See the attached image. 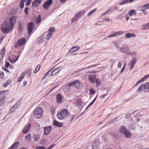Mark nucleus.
<instances>
[{
  "mask_svg": "<svg viewBox=\"0 0 149 149\" xmlns=\"http://www.w3.org/2000/svg\"><path fill=\"white\" fill-rule=\"evenodd\" d=\"M16 20V17L13 16L10 18L9 20L5 21L1 25L2 32L7 33L12 31Z\"/></svg>",
  "mask_w": 149,
  "mask_h": 149,
  "instance_id": "obj_1",
  "label": "nucleus"
},
{
  "mask_svg": "<svg viewBox=\"0 0 149 149\" xmlns=\"http://www.w3.org/2000/svg\"><path fill=\"white\" fill-rule=\"evenodd\" d=\"M70 115L68 110L66 109H62L61 111L58 113L57 117L60 120L65 119Z\"/></svg>",
  "mask_w": 149,
  "mask_h": 149,
  "instance_id": "obj_2",
  "label": "nucleus"
},
{
  "mask_svg": "<svg viewBox=\"0 0 149 149\" xmlns=\"http://www.w3.org/2000/svg\"><path fill=\"white\" fill-rule=\"evenodd\" d=\"M43 111L40 107H38L33 111V117L35 118H40L42 115Z\"/></svg>",
  "mask_w": 149,
  "mask_h": 149,
  "instance_id": "obj_3",
  "label": "nucleus"
},
{
  "mask_svg": "<svg viewBox=\"0 0 149 149\" xmlns=\"http://www.w3.org/2000/svg\"><path fill=\"white\" fill-rule=\"evenodd\" d=\"M120 132L125 135L126 138H130L131 137V134L127 130L124 126H121L120 128Z\"/></svg>",
  "mask_w": 149,
  "mask_h": 149,
  "instance_id": "obj_4",
  "label": "nucleus"
},
{
  "mask_svg": "<svg viewBox=\"0 0 149 149\" xmlns=\"http://www.w3.org/2000/svg\"><path fill=\"white\" fill-rule=\"evenodd\" d=\"M25 39L24 38H22L19 39L18 42L16 43L14 45V47L16 48L19 46H21L26 43Z\"/></svg>",
  "mask_w": 149,
  "mask_h": 149,
  "instance_id": "obj_5",
  "label": "nucleus"
},
{
  "mask_svg": "<svg viewBox=\"0 0 149 149\" xmlns=\"http://www.w3.org/2000/svg\"><path fill=\"white\" fill-rule=\"evenodd\" d=\"M35 27L34 23L33 22H30L27 25V29L28 34L30 35L31 32Z\"/></svg>",
  "mask_w": 149,
  "mask_h": 149,
  "instance_id": "obj_6",
  "label": "nucleus"
},
{
  "mask_svg": "<svg viewBox=\"0 0 149 149\" xmlns=\"http://www.w3.org/2000/svg\"><path fill=\"white\" fill-rule=\"evenodd\" d=\"M52 3V0H47L43 5V7L44 9H47Z\"/></svg>",
  "mask_w": 149,
  "mask_h": 149,
  "instance_id": "obj_7",
  "label": "nucleus"
},
{
  "mask_svg": "<svg viewBox=\"0 0 149 149\" xmlns=\"http://www.w3.org/2000/svg\"><path fill=\"white\" fill-rule=\"evenodd\" d=\"M96 75L95 74H90L88 75V78L89 81L92 84H93L95 81Z\"/></svg>",
  "mask_w": 149,
  "mask_h": 149,
  "instance_id": "obj_8",
  "label": "nucleus"
},
{
  "mask_svg": "<svg viewBox=\"0 0 149 149\" xmlns=\"http://www.w3.org/2000/svg\"><path fill=\"white\" fill-rule=\"evenodd\" d=\"M60 68L59 67L55 68H52L50 70L52 71L50 75L51 76H53L55 74L58 73L60 71Z\"/></svg>",
  "mask_w": 149,
  "mask_h": 149,
  "instance_id": "obj_9",
  "label": "nucleus"
},
{
  "mask_svg": "<svg viewBox=\"0 0 149 149\" xmlns=\"http://www.w3.org/2000/svg\"><path fill=\"white\" fill-rule=\"evenodd\" d=\"M31 124L30 123H28L26 126L22 129L23 133L25 134L28 132L31 127Z\"/></svg>",
  "mask_w": 149,
  "mask_h": 149,
  "instance_id": "obj_10",
  "label": "nucleus"
},
{
  "mask_svg": "<svg viewBox=\"0 0 149 149\" xmlns=\"http://www.w3.org/2000/svg\"><path fill=\"white\" fill-rule=\"evenodd\" d=\"M42 1V0H34V1L32 2V6L34 7H38L41 3Z\"/></svg>",
  "mask_w": 149,
  "mask_h": 149,
  "instance_id": "obj_11",
  "label": "nucleus"
},
{
  "mask_svg": "<svg viewBox=\"0 0 149 149\" xmlns=\"http://www.w3.org/2000/svg\"><path fill=\"white\" fill-rule=\"evenodd\" d=\"M20 102L18 101L10 109V111L11 113H13L15 111L17 107L19 106Z\"/></svg>",
  "mask_w": 149,
  "mask_h": 149,
  "instance_id": "obj_12",
  "label": "nucleus"
},
{
  "mask_svg": "<svg viewBox=\"0 0 149 149\" xmlns=\"http://www.w3.org/2000/svg\"><path fill=\"white\" fill-rule=\"evenodd\" d=\"M136 61V58H133L131 60L130 62V69L131 70L133 68V66Z\"/></svg>",
  "mask_w": 149,
  "mask_h": 149,
  "instance_id": "obj_13",
  "label": "nucleus"
},
{
  "mask_svg": "<svg viewBox=\"0 0 149 149\" xmlns=\"http://www.w3.org/2000/svg\"><path fill=\"white\" fill-rule=\"evenodd\" d=\"M80 47L79 46H74L69 50V52L70 53H73L75 52L79 49Z\"/></svg>",
  "mask_w": 149,
  "mask_h": 149,
  "instance_id": "obj_14",
  "label": "nucleus"
},
{
  "mask_svg": "<svg viewBox=\"0 0 149 149\" xmlns=\"http://www.w3.org/2000/svg\"><path fill=\"white\" fill-rule=\"evenodd\" d=\"M19 56V55L17 57L15 55H13L10 58V61L12 63H14L16 62L18 59V58Z\"/></svg>",
  "mask_w": 149,
  "mask_h": 149,
  "instance_id": "obj_15",
  "label": "nucleus"
},
{
  "mask_svg": "<svg viewBox=\"0 0 149 149\" xmlns=\"http://www.w3.org/2000/svg\"><path fill=\"white\" fill-rule=\"evenodd\" d=\"M74 87L77 88H80L81 87V83L77 80L75 81Z\"/></svg>",
  "mask_w": 149,
  "mask_h": 149,
  "instance_id": "obj_16",
  "label": "nucleus"
},
{
  "mask_svg": "<svg viewBox=\"0 0 149 149\" xmlns=\"http://www.w3.org/2000/svg\"><path fill=\"white\" fill-rule=\"evenodd\" d=\"M81 11H80L77 13H76L75 15V17L73 18L72 19V23L74 22L75 21H77L79 18L81 17V16H79V15L81 14Z\"/></svg>",
  "mask_w": 149,
  "mask_h": 149,
  "instance_id": "obj_17",
  "label": "nucleus"
},
{
  "mask_svg": "<svg viewBox=\"0 0 149 149\" xmlns=\"http://www.w3.org/2000/svg\"><path fill=\"white\" fill-rule=\"evenodd\" d=\"M51 130V127L49 126L44 128V134L46 135H47Z\"/></svg>",
  "mask_w": 149,
  "mask_h": 149,
  "instance_id": "obj_18",
  "label": "nucleus"
},
{
  "mask_svg": "<svg viewBox=\"0 0 149 149\" xmlns=\"http://www.w3.org/2000/svg\"><path fill=\"white\" fill-rule=\"evenodd\" d=\"M26 74V72H23L20 75L19 77L17 80V82H20L22 81V80L24 78V77Z\"/></svg>",
  "mask_w": 149,
  "mask_h": 149,
  "instance_id": "obj_19",
  "label": "nucleus"
},
{
  "mask_svg": "<svg viewBox=\"0 0 149 149\" xmlns=\"http://www.w3.org/2000/svg\"><path fill=\"white\" fill-rule=\"evenodd\" d=\"M7 90L2 91L1 92V95H2V96H1V100L5 99L6 95L7 94Z\"/></svg>",
  "mask_w": 149,
  "mask_h": 149,
  "instance_id": "obj_20",
  "label": "nucleus"
},
{
  "mask_svg": "<svg viewBox=\"0 0 149 149\" xmlns=\"http://www.w3.org/2000/svg\"><path fill=\"white\" fill-rule=\"evenodd\" d=\"M123 32L122 31H119L116 33H114L113 34H110V35L108 36V37L110 38L111 37H114L116 36L120 35H122L123 34Z\"/></svg>",
  "mask_w": 149,
  "mask_h": 149,
  "instance_id": "obj_21",
  "label": "nucleus"
},
{
  "mask_svg": "<svg viewBox=\"0 0 149 149\" xmlns=\"http://www.w3.org/2000/svg\"><path fill=\"white\" fill-rule=\"evenodd\" d=\"M56 97V101L58 103H61L62 101V97L60 94H57Z\"/></svg>",
  "mask_w": 149,
  "mask_h": 149,
  "instance_id": "obj_22",
  "label": "nucleus"
},
{
  "mask_svg": "<svg viewBox=\"0 0 149 149\" xmlns=\"http://www.w3.org/2000/svg\"><path fill=\"white\" fill-rule=\"evenodd\" d=\"M19 142H17L14 143L8 149H17V148Z\"/></svg>",
  "mask_w": 149,
  "mask_h": 149,
  "instance_id": "obj_23",
  "label": "nucleus"
},
{
  "mask_svg": "<svg viewBox=\"0 0 149 149\" xmlns=\"http://www.w3.org/2000/svg\"><path fill=\"white\" fill-rule=\"evenodd\" d=\"M53 124L55 126L58 127H62L63 125L62 123H59L55 120L53 122Z\"/></svg>",
  "mask_w": 149,
  "mask_h": 149,
  "instance_id": "obj_24",
  "label": "nucleus"
},
{
  "mask_svg": "<svg viewBox=\"0 0 149 149\" xmlns=\"http://www.w3.org/2000/svg\"><path fill=\"white\" fill-rule=\"evenodd\" d=\"M129 49V48L127 46H124L123 48H120V51L123 53H126Z\"/></svg>",
  "mask_w": 149,
  "mask_h": 149,
  "instance_id": "obj_25",
  "label": "nucleus"
},
{
  "mask_svg": "<svg viewBox=\"0 0 149 149\" xmlns=\"http://www.w3.org/2000/svg\"><path fill=\"white\" fill-rule=\"evenodd\" d=\"M135 36L136 35L133 33H127L125 34V37L127 38H130L132 37H135Z\"/></svg>",
  "mask_w": 149,
  "mask_h": 149,
  "instance_id": "obj_26",
  "label": "nucleus"
},
{
  "mask_svg": "<svg viewBox=\"0 0 149 149\" xmlns=\"http://www.w3.org/2000/svg\"><path fill=\"white\" fill-rule=\"evenodd\" d=\"M136 12L134 10H130L128 12V14L130 16H132L133 15H136Z\"/></svg>",
  "mask_w": 149,
  "mask_h": 149,
  "instance_id": "obj_27",
  "label": "nucleus"
},
{
  "mask_svg": "<svg viewBox=\"0 0 149 149\" xmlns=\"http://www.w3.org/2000/svg\"><path fill=\"white\" fill-rule=\"evenodd\" d=\"M95 83L96 84V86L97 87H98L101 84V83L100 79L97 78H96L95 80Z\"/></svg>",
  "mask_w": 149,
  "mask_h": 149,
  "instance_id": "obj_28",
  "label": "nucleus"
},
{
  "mask_svg": "<svg viewBox=\"0 0 149 149\" xmlns=\"http://www.w3.org/2000/svg\"><path fill=\"white\" fill-rule=\"evenodd\" d=\"M40 65H38L36 67V68L35 69V70H34L33 71V73H36L37 72H38L39 71V70L40 68Z\"/></svg>",
  "mask_w": 149,
  "mask_h": 149,
  "instance_id": "obj_29",
  "label": "nucleus"
},
{
  "mask_svg": "<svg viewBox=\"0 0 149 149\" xmlns=\"http://www.w3.org/2000/svg\"><path fill=\"white\" fill-rule=\"evenodd\" d=\"M41 18L40 15H38L36 20L35 21V22L36 24L39 23L41 21Z\"/></svg>",
  "mask_w": 149,
  "mask_h": 149,
  "instance_id": "obj_30",
  "label": "nucleus"
},
{
  "mask_svg": "<svg viewBox=\"0 0 149 149\" xmlns=\"http://www.w3.org/2000/svg\"><path fill=\"white\" fill-rule=\"evenodd\" d=\"M25 140L27 141H30L31 139V135L29 134H28L25 137Z\"/></svg>",
  "mask_w": 149,
  "mask_h": 149,
  "instance_id": "obj_31",
  "label": "nucleus"
},
{
  "mask_svg": "<svg viewBox=\"0 0 149 149\" xmlns=\"http://www.w3.org/2000/svg\"><path fill=\"white\" fill-rule=\"evenodd\" d=\"M23 30V28L22 27V25L20 24H19L18 27V30L19 31L20 34H21Z\"/></svg>",
  "mask_w": 149,
  "mask_h": 149,
  "instance_id": "obj_32",
  "label": "nucleus"
},
{
  "mask_svg": "<svg viewBox=\"0 0 149 149\" xmlns=\"http://www.w3.org/2000/svg\"><path fill=\"white\" fill-rule=\"evenodd\" d=\"M143 84L144 89H149V82L146 84Z\"/></svg>",
  "mask_w": 149,
  "mask_h": 149,
  "instance_id": "obj_33",
  "label": "nucleus"
},
{
  "mask_svg": "<svg viewBox=\"0 0 149 149\" xmlns=\"http://www.w3.org/2000/svg\"><path fill=\"white\" fill-rule=\"evenodd\" d=\"M143 86V84H141L139 87V88L137 89V91L139 92H141L143 89H144Z\"/></svg>",
  "mask_w": 149,
  "mask_h": 149,
  "instance_id": "obj_34",
  "label": "nucleus"
},
{
  "mask_svg": "<svg viewBox=\"0 0 149 149\" xmlns=\"http://www.w3.org/2000/svg\"><path fill=\"white\" fill-rule=\"evenodd\" d=\"M26 0H22L20 3V6L21 8H23L24 6V3Z\"/></svg>",
  "mask_w": 149,
  "mask_h": 149,
  "instance_id": "obj_35",
  "label": "nucleus"
},
{
  "mask_svg": "<svg viewBox=\"0 0 149 149\" xmlns=\"http://www.w3.org/2000/svg\"><path fill=\"white\" fill-rule=\"evenodd\" d=\"M97 10V9L95 8L93 9L91 11L89 12L87 14V16H91L93 13L96 11Z\"/></svg>",
  "mask_w": 149,
  "mask_h": 149,
  "instance_id": "obj_36",
  "label": "nucleus"
},
{
  "mask_svg": "<svg viewBox=\"0 0 149 149\" xmlns=\"http://www.w3.org/2000/svg\"><path fill=\"white\" fill-rule=\"evenodd\" d=\"M5 52V47H4L2 49V50L1 51V57H2V58H3V56L4 55Z\"/></svg>",
  "mask_w": 149,
  "mask_h": 149,
  "instance_id": "obj_37",
  "label": "nucleus"
},
{
  "mask_svg": "<svg viewBox=\"0 0 149 149\" xmlns=\"http://www.w3.org/2000/svg\"><path fill=\"white\" fill-rule=\"evenodd\" d=\"M11 82V81L10 80H8L7 81L6 83L3 85V86L4 87H6L8 85H9Z\"/></svg>",
  "mask_w": 149,
  "mask_h": 149,
  "instance_id": "obj_38",
  "label": "nucleus"
},
{
  "mask_svg": "<svg viewBox=\"0 0 149 149\" xmlns=\"http://www.w3.org/2000/svg\"><path fill=\"white\" fill-rule=\"evenodd\" d=\"M51 71V70H50L48 71H47V72L45 73L43 75V77L42 78V79H44L49 74V73Z\"/></svg>",
  "mask_w": 149,
  "mask_h": 149,
  "instance_id": "obj_39",
  "label": "nucleus"
},
{
  "mask_svg": "<svg viewBox=\"0 0 149 149\" xmlns=\"http://www.w3.org/2000/svg\"><path fill=\"white\" fill-rule=\"evenodd\" d=\"M77 104L79 106H81L82 104V101L81 99H78L77 101Z\"/></svg>",
  "mask_w": 149,
  "mask_h": 149,
  "instance_id": "obj_40",
  "label": "nucleus"
},
{
  "mask_svg": "<svg viewBox=\"0 0 149 149\" xmlns=\"http://www.w3.org/2000/svg\"><path fill=\"white\" fill-rule=\"evenodd\" d=\"M49 32L52 33L53 31L54 32L55 28L54 27H50L49 29Z\"/></svg>",
  "mask_w": 149,
  "mask_h": 149,
  "instance_id": "obj_41",
  "label": "nucleus"
},
{
  "mask_svg": "<svg viewBox=\"0 0 149 149\" xmlns=\"http://www.w3.org/2000/svg\"><path fill=\"white\" fill-rule=\"evenodd\" d=\"M51 35H52V33L49 32V33H48L47 34V35L46 36V39H50L51 38Z\"/></svg>",
  "mask_w": 149,
  "mask_h": 149,
  "instance_id": "obj_42",
  "label": "nucleus"
},
{
  "mask_svg": "<svg viewBox=\"0 0 149 149\" xmlns=\"http://www.w3.org/2000/svg\"><path fill=\"white\" fill-rule=\"evenodd\" d=\"M95 91L94 90L91 88V89L90 90V94L91 95H93L95 93Z\"/></svg>",
  "mask_w": 149,
  "mask_h": 149,
  "instance_id": "obj_43",
  "label": "nucleus"
},
{
  "mask_svg": "<svg viewBox=\"0 0 149 149\" xmlns=\"http://www.w3.org/2000/svg\"><path fill=\"white\" fill-rule=\"evenodd\" d=\"M142 28L143 29H149V23L146 25L143 26Z\"/></svg>",
  "mask_w": 149,
  "mask_h": 149,
  "instance_id": "obj_44",
  "label": "nucleus"
},
{
  "mask_svg": "<svg viewBox=\"0 0 149 149\" xmlns=\"http://www.w3.org/2000/svg\"><path fill=\"white\" fill-rule=\"evenodd\" d=\"M75 81L73 82H71L68 84V86L69 87H70L72 86H74Z\"/></svg>",
  "mask_w": 149,
  "mask_h": 149,
  "instance_id": "obj_45",
  "label": "nucleus"
},
{
  "mask_svg": "<svg viewBox=\"0 0 149 149\" xmlns=\"http://www.w3.org/2000/svg\"><path fill=\"white\" fill-rule=\"evenodd\" d=\"M10 65V63L9 62H6L5 67L6 68H8Z\"/></svg>",
  "mask_w": 149,
  "mask_h": 149,
  "instance_id": "obj_46",
  "label": "nucleus"
},
{
  "mask_svg": "<svg viewBox=\"0 0 149 149\" xmlns=\"http://www.w3.org/2000/svg\"><path fill=\"white\" fill-rule=\"evenodd\" d=\"M46 148L45 147L38 146L36 147V149H45Z\"/></svg>",
  "mask_w": 149,
  "mask_h": 149,
  "instance_id": "obj_47",
  "label": "nucleus"
},
{
  "mask_svg": "<svg viewBox=\"0 0 149 149\" xmlns=\"http://www.w3.org/2000/svg\"><path fill=\"white\" fill-rule=\"evenodd\" d=\"M29 10V8L28 7H26V8L25 10H24V12L26 14V15H28V11Z\"/></svg>",
  "mask_w": 149,
  "mask_h": 149,
  "instance_id": "obj_48",
  "label": "nucleus"
},
{
  "mask_svg": "<svg viewBox=\"0 0 149 149\" xmlns=\"http://www.w3.org/2000/svg\"><path fill=\"white\" fill-rule=\"evenodd\" d=\"M145 79L144 78V77H143L140 80L138 81L137 82H139L138 83L139 84V83H141L142 82L144 81V80H145Z\"/></svg>",
  "mask_w": 149,
  "mask_h": 149,
  "instance_id": "obj_49",
  "label": "nucleus"
},
{
  "mask_svg": "<svg viewBox=\"0 0 149 149\" xmlns=\"http://www.w3.org/2000/svg\"><path fill=\"white\" fill-rule=\"evenodd\" d=\"M122 66V63L120 61H119L118 63V67L119 68H121Z\"/></svg>",
  "mask_w": 149,
  "mask_h": 149,
  "instance_id": "obj_50",
  "label": "nucleus"
},
{
  "mask_svg": "<svg viewBox=\"0 0 149 149\" xmlns=\"http://www.w3.org/2000/svg\"><path fill=\"white\" fill-rule=\"evenodd\" d=\"M31 0H27V2L26 3V6H29L31 3Z\"/></svg>",
  "mask_w": 149,
  "mask_h": 149,
  "instance_id": "obj_51",
  "label": "nucleus"
},
{
  "mask_svg": "<svg viewBox=\"0 0 149 149\" xmlns=\"http://www.w3.org/2000/svg\"><path fill=\"white\" fill-rule=\"evenodd\" d=\"M143 8L145 7L146 9L149 8V4H148L143 6Z\"/></svg>",
  "mask_w": 149,
  "mask_h": 149,
  "instance_id": "obj_52",
  "label": "nucleus"
},
{
  "mask_svg": "<svg viewBox=\"0 0 149 149\" xmlns=\"http://www.w3.org/2000/svg\"><path fill=\"white\" fill-rule=\"evenodd\" d=\"M97 97V96H96V97L95 98V99L92 101L90 103V104H89V106H91L94 103V102H95L96 99Z\"/></svg>",
  "mask_w": 149,
  "mask_h": 149,
  "instance_id": "obj_53",
  "label": "nucleus"
},
{
  "mask_svg": "<svg viewBox=\"0 0 149 149\" xmlns=\"http://www.w3.org/2000/svg\"><path fill=\"white\" fill-rule=\"evenodd\" d=\"M38 41L39 42V43L42 42L43 41L42 39V37H40L39 38V39H38Z\"/></svg>",
  "mask_w": 149,
  "mask_h": 149,
  "instance_id": "obj_54",
  "label": "nucleus"
},
{
  "mask_svg": "<svg viewBox=\"0 0 149 149\" xmlns=\"http://www.w3.org/2000/svg\"><path fill=\"white\" fill-rule=\"evenodd\" d=\"M126 65V63H125L124 64V65L123 68H122V70H121V72H120L121 73H122L123 72V71L124 69H125V66Z\"/></svg>",
  "mask_w": 149,
  "mask_h": 149,
  "instance_id": "obj_55",
  "label": "nucleus"
},
{
  "mask_svg": "<svg viewBox=\"0 0 149 149\" xmlns=\"http://www.w3.org/2000/svg\"><path fill=\"white\" fill-rule=\"evenodd\" d=\"M143 8V6L139 7L137 9L138 10H142V11H143V10H144Z\"/></svg>",
  "mask_w": 149,
  "mask_h": 149,
  "instance_id": "obj_56",
  "label": "nucleus"
},
{
  "mask_svg": "<svg viewBox=\"0 0 149 149\" xmlns=\"http://www.w3.org/2000/svg\"><path fill=\"white\" fill-rule=\"evenodd\" d=\"M97 65V64H94L93 65H90V66H88L87 68H90L91 67H96Z\"/></svg>",
  "mask_w": 149,
  "mask_h": 149,
  "instance_id": "obj_57",
  "label": "nucleus"
},
{
  "mask_svg": "<svg viewBox=\"0 0 149 149\" xmlns=\"http://www.w3.org/2000/svg\"><path fill=\"white\" fill-rule=\"evenodd\" d=\"M127 1H128V0H126L124 1L122 3H120L119 4L120 5H122L124 3H127Z\"/></svg>",
  "mask_w": 149,
  "mask_h": 149,
  "instance_id": "obj_58",
  "label": "nucleus"
},
{
  "mask_svg": "<svg viewBox=\"0 0 149 149\" xmlns=\"http://www.w3.org/2000/svg\"><path fill=\"white\" fill-rule=\"evenodd\" d=\"M146 80V79L148 78L149 77V74L148 75H147L143 77Z\"/></svg>",
  "mask_w": 149,
  "mask_h": 149,
  "instance_id": "obj_59",
  "label": "nucleus"
},
{
  "mask_svg": "<svg viewBox=\"0 0 149 149\" xmlns=\"http://www.w3.org/2000/svg\"><path fill=\"white\" fill-rule=\"evenodd\" d=\"M54 145L55 144L51 145L47 148V149H51L54 146Z\"/></svg>",
  "mask_w": 149,
  "mask_h": 149,
  "instance_id": "obj_60",
  "label": "nucleus"
},
{
  "mask_svg": "<svg viewBox=\"0 0 149 149\" xmlns=\"http://www.w3.org/2000/svg\"><path fill=\"white\" fill-rule=\"evenodd\" d=\"M4 76L3 73L2 72H1V78H2Z\"/></svg>",
  "mask_w": 149,
  "mask_h": 149,
  "instance_id": "obj_61",
  "label": "nucleus"
},
{
  "mask_svg": "<svg viewBox=\"0 0 149 149\" xmlns=\"http://www.w3.org/2000/svg\"><path fill=\"white\" fill-rule=\"evenodd\" d=\"M145 9H144L143 10L142 12L145 15H146L147 13V11H146L145 10Z\"/></svg>",
  "mask_w": 149,
  "mask_h": 149,
  "instance_id": "obj_62",
  "label": "nucleus"
},
{
  "mask_svg": "<svg viewBox=\"0 0 149 149\" xmlns=\"http://www.w3.org/2000/svg\"><path fill=\"white\" fill-rule=\"evenodd\" d=\"M26 84H27V81H24L23 82V85L24 86H25L26 85Z\"/></svg>",
  "mask_w": 149,
  "mask_h": 149,
  "instance_id": "obj_63",
  "label": "nucleus"
},
{
  "mask_svg": "<svg viewBox=\"0 0 149 149\" xmlns=\"http://www.w3.org/2000/svg\"><path fill=\"white\" fill-rule=\"evenodd\" d=\"M114 45L116 47L117 49H118V46L117 44L115 42L114 43Z\"/></svg>",
  "mask_w": 149,
  "mask_h": 149,
  "instance_id": "obj_64",
  "label": "nucleus"
}]
</instances>
